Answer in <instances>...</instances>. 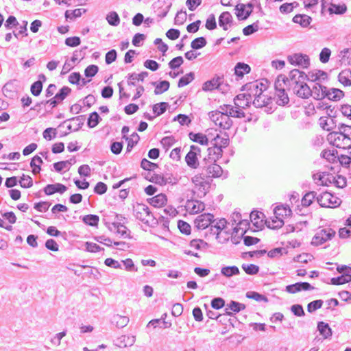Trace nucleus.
I'll use <instances>...</instances> for the list:
<instances>
[{"instance_id":"nucleus-1","label":"nucleus","mask_w":351,"mask_h":351,"mask_svg":"<svg viewBox=\"0 0 351 351\" xmlns=\"http://www.w3.org/2000/svg\"><path fill=\"white\" fill-rule=\"evenodd\" d=\"M133 213L134 217L141 221L145 224H154L156 218L154 217L149 207L144 204H136L133 206Z\"/></svg>"},{"instance_id":"nucleus-2","label":"nucleus","mask_w":351,"mask_h":351,"mask_svg":"<svg viewBox=\"0 0 351 351\" xmlns=\"http://www.w3.org/2000/svg\"><path fill=\"white\" fill-rule=\"evenodd\" d=\"M210 120L223 130H228L232 125V121L226 111H212L209 113Z\"/></svg>"},{"instance_id":"nucleus-3","label":"nucleus","mask_w":351,"mask_h":351,"mask_svg":"<svg viewBox=\"0 0 351 351\" xmlns=\"http://www.w3.org/2000/svg\"><path fill=\"white\" fill-rule=\"evenodd\" d=\"M251 91L252 95L254 97L253 104L256 108H262L269 105L271 99L263 93V89H258V84L257 83H252L249 88Z\"/></svg>"},{"instance_id":"nucleus-4","label":"nucleus","mask_w":351,"mask_h":351,"mask_svg":"<svg viewBox=\"0 0 351 351\" xmlns=\"http://www.w3.org/2000/svg\"><path fill=\"white\" fill-rule=\"evenodd\" d=\"M200 168L204 177L218 178L223 173V170L219 165L215 163V162H210L206 158H204Z\"/></svg>"},{"instance_id":"nucleus-5","label":"nucleus","mask_w":351,"mask_h":351,"mask_svg":"<svg viewBox=\"0 0 351 351\" xmlns=\"http://www.w3.org/2000/svg\"><path fill=\"white\" fill-rule=\"evenodd\" d=\"M333 145L339 148L349 149L351 147V138L343 132H332L329 135Z\"/></svg>"},{"instance_id":"nucleus-6","label":"nucleus","mask_w":351,"mask_h":351,"mask_svg":"<svg viewBox=\"0 0 351 351\" xmlns=\"http://www.w3.org/2000/svg\"><path fill=\"white\" fill-rule=\"evenodd\" d=\"M335 235V231L331 228L319 230L313 237L311 244L316 246L322 245L327 241L332 239Z\"/></svg>"},{"instance_id":"nucleus-7","label":"nucleus","mask_w":351,"mask_h":351,"mask_svg":"<svg viewBox=\"0 0 351 351\" xmlns=\"http://www.w3.org/2000/svg\"><path fill=\"white\" fill-rule=\"evenodd\" d=\"M317 201L322 207L333 208L338 206L341 200L328 192H324L317 197Z\"/></svg>"},{"instance_id":"nucleus-8","label":"nucleus","mask_w":351,"mask_h":351,"mask_svg":"<svg viewBox=\"0 0 351 351\" xmlns=\"http://www.w3.org/2000/svg\"><path fill=\"white\" fill-rule=\"evenodd\" d=\"M287 60L291 64L298 66L303 69L307 68L310 65L308 56L300 53L289 56Z\"/></svg>"},{"instance_id":"nucleus-9","label":"nucleus","mask_w":351,"mask_h":351,"mask_svg":"<svg viewBox=\"0 0 351 351\" xmlns=\"http://www.w3.org/2000/svg\"><path fill=\"white\" fill-rule=\"evenodd\" d=\"M214 216L210 213L202 214L197 217L194 221L195 227L198 230H204L209 226H211V223Z\"/></svg>"},{"instance_id":"nucleus-10","label":"nucleus","mask_w":351,"mask_h":351,"mask_svg":"<svg viewBox=\"0 0 351 351\" xmlns=\"http://www.w3.org/2000/svg\"><path fill=\"white\" fill-rule=\"evenodd\" d=\"M253 4L251 3L245 4H238L236 6V10L237 11V16L239 20H245L247 19L251 13L252 12Z\"/></svg>"},{"instance_id":"nucleus-11","label":"nucleus","mask_w":351,"mask_h":351,"mask_svg":"<svg viewBox=\"0 0 351 351\" xmlns=\"http://www.w3.org/2000/svg\"><path fill=\"white\" fill-rule=\"evenodd\" d=\"M327 87L322 85L319 82H316L311 90V96L315 99L319 100L326 98Z\"/></svg>"},{"instance_id":"nucleus-12","label":"nucleus","mask_w":351,"mask_h":351,"mask_svg":"<svg viewBox=\"0 0 351 351\" xmlns=\"http://www.w3.org/2000/svg\"><path fill=\"white\" fill-rule=\"evenodd\" d=\"M66 186L64 184L60 183H56L53 184H47L44 188L43 191L46 195H51L55 193L62 194L66 191Z\"/></svg>"},{"instance_id":"nucleus-13","label":"nucleus","mask_w":351,"mask_h":351,"mask_svg":"<svg viewBox=\"0 0 351 351\" xmlns=\"http://www.w3.org/2000/svg\"><path fill=\"white\" fill-rule=\"evenodd\" d=\"M252 100V93L239 94L234 99V103L236 106L244 108L247 106Z\"/></svg>"},{"instance_id":"nucleus-14","label":"nucleus","mask_w":351,"mask_h":351,"mask_svg":"<svg viewBox=\"0 0 351 351\" xmlns=\"http://www.w3.org/2000/svg\"><path fill=\"white\" fill-rule=\"evenodd\" d=\"M305 74L304 72L301 71L298 69H293L289 74V77H286L287 84L288 87L290 88L293 85H297L298 80Z\"/></svg>"},{"instance_id":"nucleus-15","label":"nucleus","mask_w":351,"mask_h":351,"mask_svg":"<svg viewBox=\"0 0 351 351\" xmlns=\"http://www.w3.org/2000/svg\"><path fill=\"white\" fill-rule=\"evenodd\" d=\"M232 16L229 12H222L219 17V25L223 30H228L232 23Z\"/></svg>"},{"instance_id":"nucleus-16","label":"nucleus","mask_w":351,"mask_h":351,"mask_svg":"<svg viewBox=\"0 0 351 351\" xmlns=\"http://www.w3.org/2000/svg\"><path fill=\"white\" fill-rule=\"evenodd\" d=\"M220 108L221 110L226 111L228 114H230V117L241 118L245 117L244 112L240 109L241 107L236 106L234 108L230 105H224Z\"/></svg>"},{"instance_id":"nucleus-17","label":"nucleus","mask_w":351,"mask_h":351,"mask_svg":"<svg viewBox=\"0 0 351 351\" xmlns=\"http://www.w3.org/2000/svg\"><path fill=\"white\" fill-rule=\"evenodd\" d=\"M317 176H319V184L323 186H328L330 184H332V181L335 180V176L330 173L326 172H320L313 175V179L316 180Z\"/></svg>"},{"instance_id":"nucleus-18","label":"nucleus","mask_w":351,"mask_h":351,"mask_svg":"<svg viewBox=\"0 0 351 351\" xmlns=\"http://www.w3.org/2000/svg\"><path fill=\"white\" fill-rule=\"evenodd\" d=\"M232 220L235 223H237V226L234 228V232L236 234H238L240 230H243V228L241 227V226L243 225L246 226L249 224L248 221L247 220H241V215L238 212H234L232 214ZM245 233V230H242L241 235H243Z\"/></svg>"},{"instance_id":"nucleus-19","label":"nucleus","mask_w":351,"mask_h":351,"mask_svg":"<svg viewBox=\"0 0 351 351\" xmlns=\"http://www.w3.org/2000/svg\"><path fill=\"white\" fill-rule=\"evenodd\" d=\"M186 208L190 213L195 214L203 211L205 208V205L202 202L191 200L187 202Z\"/></svg>"},{"instance_id":"nucleus-20","label":"nucleus","mask_w":351,"mask_h":351,"mask_svg":"<svg viewBox=\"0 0 351 351\" xmlns=\"http://www.w3.org/2000/svg\"><path fill=\"white\" fill-rule=\"evenodd\" d=\"M293 93L298 97L302 99H307L312 95L311 88L307 85L306 82L300 85V86L293 90Z\"/></svg>"},{"instance_id":"nucleus-21","label":"nucleus","mask_w":351,"mask_h":351,"mask_svg":"<svg viewBox=\"0 0 351 351\" xmlns=\"http://www.w3.org/2000/svg\"><path fill=\"white\" fill-rule=\"evenodd\" d=\"M326 97L328 98L329 100L337 101L340 100L344 95L343 92L339 89V88H331L326 90Z\"/></svg>"},{"instance_id":"nucleus-22","label":"nucleus","mask_w":351,"mask_h":351,"mask_svg":"<svg viewBox=\"0 0 351 351\" xmlns=\"http://www.w3.org/2000/svg\"><path fill=\"white\" fill-rule=\"evenodd\" d=\"M222 82V79L220 77H214L211 80L206 82L202 86V89L205 91L213 90L219 88Z\"/></svg>"},{"instance_id":"nucleus-23","label":"nucleus","mask_w":351,"mask_h":351,"mask_svg":"<svg viewBox=\"0 0 351 351\" xmlns=\"http://www.w3.org/2000/svg\"><path fill=\"white\" fill-rule=\"evenodd\" d=\"M208 158L210 162H215L219 157L222 156V147L214 145L213 147L208 149Z\"/></svg>"},{"instance_id":"nucleus-24","label":"nucleus","mask_w":351,"mask_h":351,"mask_svg":"<svg viewBox=\"0 0 351 351\" xmlns=\"http://www.w3.org/2000/svg\"><path fill=\"white\" fill-rule=\"evenodd\" d=\"M136 338L134 336L121 335L117 340V346L120 348H125L132 346L135 343Z\"/></svg>"},{"instance_id":"nucleus-25","label":"nucleus","mask_w":351,"mask_h":351,"mask_svg":"<svg viewBox=\"0 0 351 351\" xmlns=\"http://www.w3.org/2000/svg\"><path fill=\"white\" fill-rule=\"evenodd\" d=\"M148 76L147 71L141 72V73H133L128 75V84L129 86H136V81L143 82L144 79Z\"/></svg>"},{"instance_id":"nucleus-26","label":"nucleus","mask_w":351,"mask_h":351,"mask_svg":"<svg viewBox=\"0 0 351 351\" xmlns=\"http://www.w3.org/2000/svg\"><path fill=\"white\" fill-rule=\"evenodd\" d=\"M185 162L191 169H196L200 166L198 156L190 152L185 156Z\"/></svg>"},{"instance_id":"nucleus-27","label":"nucleus","mask_w":351,"mask_h":351,"mask_svg":"<svg viewBox=\"0 0 351 351\" xmlns=\"http://www.w3.org/2000/svg\"><path fill=\"white\" fill-rule=\"evenodd\" d=\"M110 229V230L116 231L117 234H120L123 238L130 237L127 227L121 223H112Z\"/></svg>"},{"instance_id":"nucleus-28","label":"nucleus","mask_w":351,"mask_h":351,"mask_svg":"<svg viewBox=\"0 0 351 351\" xmlns=\"http://www.w3.org/2000/svg\"><path fill=\"white\" fill-rule=\"evenodd\" d=\"M189 136L191 140L198 143L202 145H208V138H207L206 135L202 133L190 132Z\"/></svg>"},{"instance_id":"nucleus-29","label":"nucleus","mask_w":351,"mask_h":351,"mask_svg":"<svg viewBox=\"0 0 351 351\" xmlns=\"http://www.w3.org/2000/svg\"><path fill=\"white\" fill-rule=\"evenodd\" d=\"M130 322V319L127 316H122L120 315H114L112 317V322L119 328H122L126 326Z\"/></svg>"},{"instance_id":"nucleus-30","label":"nucleus","mask_w":351,"mask_h":351,"mask_svg":"<svg viewBox=\"0 0 351 351\" xmlns=\"http://www.w3.org/2000/svg\"><path fill=\"white\" fill-rule=\"evenodd\" d=\"M311 21V17L306 14H297L293 18V21L295 23H298L303 27H308Z\"/></svg>"},{"instance_id":"nucleus-31","label":"nucleus","mask_w":351,"mask_h":351,"mask_svg":"<svg viewBox=\"0 0 351 351\" xmlns=\"http://www.w3.org/2000/svg\"><path fill=\"white\" fill-rule=\"evenodd\" d=\"M227 221L225 219L222 218L215 223V220L213 219L210 230L213 232V234L218 235L220 232L223 230L226 226Z\"/></svg>"},{"instance_id":"nucleus-32","label":"nucleus","mask_w":351,"mask_h":351,"mask_svg":"<svg viewBox=\"0 0 351 351\" xmlns=\"http://www.w3.org/2000/svg\"><path fill=\"white\" fill-rule=\"evenodd\" d=\"M250 66L243 62H238L234 67V73L239 77H243L244 74L250 72Z\"/></svg>"},{"instance_id":"nucleus-33","label":"nucleus","mask_w":351,"mask_h":351,"mask_svg":"<svg viewBox=\"0 0 351 351\" xmlns=\"http://www.w3.org/2000/svg\"><path fill=\"white\" fill-rule=\"evenodd\" d=\"M78 53L79 52L77 51H75L73 53L71 59L69 61H66L64 62L61 71L62 75L66 74L73 68V64L78 59Z\"/></svg>"},{"instance_id":"nucleus-34","label":"nucleus","mask_w":351,"mask_h":351,"mask_svg":"<svg viewBox=\"0 0 351 351\" xmlns=\"http://www.w3.org/2000/svg\"><path fill=\"white\" fill-rule=\"evenodd\" d=\"M167 202L166 195L165 194H158L149 199V203L154 207H161Z\"/></svg>"},{"instance_id":"nucleus-35","label":"nucleus","mask_w":351,"mask_h":351,"mask_svg":"<svg viewBox=\"0 0 351 351\" xmlns=\"http://www.w3.org/2000/svg\"><path fill=\"white\" fill-rule=\"evenodd\" d=\"M317 330L324 338L326 339L332 335V330L329 325L324 322H319L317 324Z\"/></svg>"},{"instance_id":"nucleus-36","label":"nucleus","mask_w":351,"mask_h":351,"mask_svg":"<svg viewBox=\"0 0 351 351\" xmlns=\"http://www.w3.org/2000/svg\"><path fill=\"white\" fill-rule=\"evenodd\" d=\"M265 223L269 228L277 229L284 225V221L281 217L275 215L274 218L266 220Z\"/></svg>"},{"instance_id":"nucleus-37","label":"nucleus","mask_w":351,"mask_h":351,"mask_svg":"<svg viewBox=\"0 0 351 351\" xmlns=\"http://www.w3.org/2000/svg\"><path fill=\"white\" fill-rule=\"evenodd\" d=\"M331 284L335 285H340L349 282H351V274L349 273H344L340 276L332 278L330 280Z\"/></svg>"},{"instance_id":"nucleus-38","label":"nucleus","mask_w":351,"mask_h":351,"mask_svg":"<svg viewBox=\"0 0 351 351\" xmlns=\"http://www.w3.org/2000/svg\"><path fill=\"white\" fill-rule=\"evenodd\" d=\"M291 213L292 211L289 206H276L274 210L275 215L278 217H281L282 219L283 217L290 216Z\"/></svg>"},{"instance_id":"nucleus-39","label":"nucleus","mask_w":351,"mask_h":351,"mask_svg":"<svg viewBox=\"0 0 351 351\" xmlns=\"http://www.w3.org/2000/svg\"><path fill=\"white\" fill-rule=\"evenodd\" d=\"M339 81L340 83L343 84L344 86H350L351 85V71L350 70H343L342 71L338 76Z\"/></svg>"},{"instance_id":"nucleus-40","label":"nucleus","mask_w":351,"mask_h":351,"mask_svg":"<svg viewBox=\"0 0 351 351\" xmlns=\"http://www.w3.org/2000/svg\"><path fill=\"white\" fill-rule=\"evenodd\" d=\"M322 156L330 162H335L337 160L338 152L337 150H324L322 152Z\"/></svg>"},{"instance_id":"nucleus-41","label":"nucleus","mask_w":351,"mask_h":351,"mask_svg":"<svg viewBox=\"0 0 351 351\" xmlns=\"http://www.w3.org/2000/svg\"><path fill=\"white\" fill-rule=\"evenodd\" d=\"M75 162L74 159H70L65 161H60L53 164L55 170L58 172H60L64 169H69L73 163Z\"/></svg>"},{"instance_id":"nucleus-42","label":"nucleus","mask_w":351,"mask_h":351,"mask_svg":"<svg viewBox=\"0 0 351 351\" xmlns=\"http://www.w3.org/2000/svg\"><path fill=\"white\" fill-rule=\"evenodd\" d=\"M153 85L156 86L154 90V93L156 95L162 94V93L167 91L169 88V82L166 80L162 81L158 84L154 82Z\"/></svg>"},{"instance_id":"nucleus-43","label":"nucleus","mask_w":351,"mask_h":351,"mask_svg":"<svg viewBox=\"0 0 351 351\" xmlns=\"http://www.w3.org/2000/svg\"><path fill=\"white\" fill-rule=\"evenodd\" d=\"M221 273L226 277H231L239 274V269L237 266H227L221 268Z\"/></svg>"},{"instance_id":"nucleus-44","label":"nucleus","mask_w":351,"mask_h":351,"mask_svg":"<svg viewBox=\"0 0 351 351\" xmlns=\"http://www.w3.org/2000/svg\"><path fill=\"white\" fill-rule=\"evenodd\" d=\"M274 86L276 92L285 90V86H288V84H287L286 81V77L283 75L278 76L275 81Z\"/></svg>"},{"instance_id":"nucleus-45","label":"nucleus","mask_w":351,"mask_h":351,"mask_svg":"<svg viewBox=\"0 0 351 351\" xmlns=\"http://www.w3.org/2000/svg\"><path fill=\"white\" fill-rule=\"evenodd\" d=\"M108 23L112 26H118L120 23V18L116 12L112 11L106 16Z\"/></svg>"},{"instance_id":"nucleus-46","label":"nucleus","mask_w":351,"mask_h":351,"mask_svg":"<svg viewBox=\"0 0 351 351\" xmlns=\"http://www.w3.org/2000/svg\"><path fill=\"white\" fill-rule=\"evenodd\" d=\"M83 221L89 226H97L99 221V216L96 215H87L83 217Z\"/></svg>"},{"instance_id":"nucleus-47","label":"nucleus","mask_w":351,"mask_h":351,"mask_svg":"<svg viewBox=\"0 0 351 351\" xmlns=\"http://www.w3.org/2000/svg\"><path fill=\"white\" fill-rule=\"evenodd\" d=\"M339 57L342 63L350 64L351 61V49H344L339 52Z\"/></svg>"},{"instance_id":"nucleus-48","label":"nucleus","mask_w":351,"mask_h":351,"mask_svg":"<svg viewBox=\"0 0 351 351\" xmlns=\"http://www.w3.org/2000/svg\"><path fill=\"white\" fill-rule=\"evenodd\" d=\"M206 44L207 42L204 37H199L191 42V47L193 49H199L205 47Z\"/></svg>"},{"instance_id":"nucleus-49","label":"nucleus","mask_w":351,"mask_h":351,"mask_svg":"<svg viewBox=\"0 0 351 351\" xmlns=\"http://www.w3.org/2000/svg\"><path fill=\"white\" fill-rule=\"evenodd\" d=\"M214 143L213 145H217L222 148L226 147L229 145V138L226 136V137H221L219 135H217V136L213 140Z\"/></svg>"},{"instance_id":"nucleus-50","label":"nucleus","mask_w":351,"mask_h":351,"mask_svg":"<svg viewBox=\"0 0 351 351\" xmlns=\"http://www.w3.org/2000/svg\"><path fill=\"white\" fill-rule=\"evenodd\" d=\"M347 8L345 5L331 4L328 8L330 14H342L346 12Z\"/></svg>"},{"instance_id":"nucleus-51","label":"nucleus","mask_w":351,"mask_h":351,"mask_svg":"<svg viewBox=\"0 0 351 351\" xmlns=\"http://www.w3.org/2000/svg\"><path fill=\"white\" fill-rule=\"evenodd\" d=\"M245 305L236 301H231L226 306V310H230L234 313H239L240 311L245 309Z\"/></svg>"},{"instance_id":"nucleus-52","label":"nucleus","mask_w":351,"mask_h":351,"mask_svg":"<svg viewBox=\"0 0 351 351\" xmlns=\"http://www.w3.org/2000/svg\"><path fill=\"white\" fill-rule=\"evenodd\" d=\"M194 80V73L193 72H190L182 77L178 84V87H183L184 86L188 85L190 82H191Z\"/></svg>"},{"instance_id":"nucleus-53","label":"nucleus","mask_w":351,"mask_h":351,"mask_svg":"<svg viewBox=\"0 0 351 351\" xmlns=\"http://www.w3.org/2000/svg\"><path fill=\"white\" fill-rule=\"evenodd\" d=\"M126 140L128 141V145H127V152H130L133 147L138 143L140 137L138 134L136 132H134L130 138H125Z\"/></svg>"},{"instance_id":"nucleus-54","label":"nucleus","mask_w":351,"mask_h":351,"mask_svg":"<svg viewBox=\"0 0 351 351\" xmlns=\"http://www.w3.org/2000/svg\"><path fill=\"white\" fill-rule=\"evenodd\" d=\"M242 269L249 275H255L259 271V267L254 264H243Z\"/></svg>"},{"instance_id":"nucleus-55","label":"nucleus","mask_w":351,"mask_h":351,"mask_svg":"<svg viewBox=\"0 0 351 351\" xmlns=\"http://www.w3.org/2000/svg\"><path fill=\"white\" fill-rule=\"evenodd\" d=\"M71 92V89L68 86H63L58 93L56 94L55 97L62 102L66 96H68Z\"/></svg>"},{"instance_id":"nucleus-56","label":"nucleus","mask_w":351,"mask_h":351,"mask_svg":"<svg viewBox=\"0 0 351 351\" xmlns=\"http://www.w3.org/2000/svg\"><path fill=\"white\" fill-rule=\"evenodd\" d=\"M276 95L278 97L277 101L278 105L284 106L289 103V99L287 94L285 93V89L282 91L276 92Z\"/></svg>"},{"instance_id":"nucleus-57","label":"nucleus","mask_w":351,"mask_h":351,"mask_svg":"<svg viewBox=\"0 0 351 351\" xmlns=\"http://www.w3.org/2000/svg\"><path fill=\"white\" fill-rule=\"evenodd\" d=\"M309 77L311 78V81L317 82L321 80L322 79H326L327 73L323 71H316L315 72H312L310 74Z\"/></svg>"},{"instance_id":"nucleus-58","label":"nucleus","mask_w":351,"mask_h":351,"mask_svg":"<svg viewBox=\"0 0 351 351\" xmlns=\"http://www.w3.org/2000/svg\"><path fill=\"white\" fill-rule=\"evenodd\" d=\"M167 106H168L167 103H165V102L158 103V104H155L153 106V111L157 116H159V115L163 114L166 111Z\"/></svg>"},{"instance_id":"nucleus-59","label":"nucleus","mask_w":351,"mask_h":351,"mask_svg":"<svg viewBox=\"0 0 351 351\" xmlns=\"http://www.w3.org/2000/svg\"><path fill=\"white\" fill-rule=\"evenodd\" d=\"M43 90V83L38 80L34 82L30 88L31 93L34 96H38Z\"/></svg>"},{"instance_id":"nucleus-60","label":"nucleus","mask_w":351,"mask_h":351,"mask_svg":"<svg viewBox=\"0 0 351 351\" xmlns=\"http://www.w3.org/2000/svg\"><path fill=\"white\" fill-rule=\"evenodd\" d=\"M259 28L258 21L254 23L252 25H247L243 29V33L245 36H249L258 31Z\"/></svg>"},{"instance_id":"nucleus-61","label":"nucleus","mask_w":351,"mask_h":351,"mask_svg":"<svg viewBox=\"0 0 351 351\" xmlns=\"http://www.w3.org/2000/svg\"><path fill=\"white\" fill-rule=\"evenodd\" d=\"M316 193L315 192H309L305 194L302 199V205L303 206H308L312 203L313 199L315 197Z\"/></svg>"},{"instance_id":"nucleus-62","label":"nucleus","mask_w":351,"mask_h":351,"mask_svg":"<svg viewBox=\"0 0 351 351\" xmlns=\"http://www.w3.org/2000/svg\"><path fill=\"white\" fill-rule=\"evenodd\" d=\"M99 116L97 112H92L88 119V125L89 128H93L99 123Z\"/></svg>"},{"instance_id":"nucleus-63","label":"nucleus","mask_w":351,"mask_h":351,"mask_svg":"<svg viewBox=\"0 0 351 351\" xmlns=\"http://www.w3.org/2000/svg\"><path fill=\"white\" fill-rule=\"evenodd\" d=\"M20 185L23 188H29L33 184V181L29 176L23 175L19 180Z\"/></svg>"},{"instance_id":"nucleus-64","label":"nucleus","mask_w":351,"mask_h":351,"mask_svg":"<svg viewBox=\"0 0 351 351\" xmlns=\"http://www.w3.org/2000/svg\"><path fill=\"white\" fill-rule=\"evenodd\" d=\"M331 55V51L328 48H324L319 53V60L322 63H326L330 59Z\"/></svg>"}]
</instances>
